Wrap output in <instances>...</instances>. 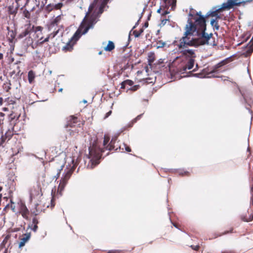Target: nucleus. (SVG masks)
<instances>
[{"label": "nucleus", "instance_id": "c85d7f7f", "mask_svg": "<svg viewBox=\"0 0 253 253\" xmlns=\"http://www.w3.org/2000/svg\"><path fill=\"white\" fill-rule=\"evenodd\" d=\"M249 36H250V35H249L248 34H246V35L245 36V37H243V38H244L243 41H246L248 39Z\"/></svg>", "mask_w": 253, "mask_h": 253}, {"label": "nucleus", "instance_id": "7c9ffc66", "mask_svg": "<svg viewBox=\"0 0 253 253\" xmlns=\"http://www.w3.org/2000/svg\"><path fill=\"white\" fill-rule=\"evenodd\" d=\"M10 202L11 204H13L11 200H10ZM10 208L12 209V210L13 211H15V206H13L12 204H11Z\"/></svg>", "mask_w": 253, "mask_h": 253}, {"label": "nucleus", "instance_id": "9d476101", "mask_svg": "<svg viewBox=\"0 0 253 253\" xmlns=\"http://www.w3.org/2000/svg\"><path fill=\"white\" fill-rule=\"evenodd\" d=\"M246 55L251 54L253 51V36L250 42L248 44L247 47Z\"/></svg>", "mask_w": 253, "mask_h": 253}, {"label": "nucleus", "instance_id": "9b49d317", "mask_svg": "<svg viewBox=\"0 0 253 253\" xmlns=\"http://www.w3.org/2000/svg\"><path fill=\"white\" fill-rule=\"evenodd\" d=\"M133 84V83L132 81L127 80L126 81H125L123 82L121 84V88H125L126 87H127L128 88V87L131 86Z\"/></svg>", "mask_w": 253, "mask_h": 253}, {"label": "nucleus", "instance_id": "de8ad7c7", "mask_svg": "<svg viewBox=\"0 0 253 253\" xmlns=\"http://www.w3.org/2000/svg\"><path fill=\"white\" fill-rule=\"evenodd\" d=\"M62 90H63V88H60V89L58 90L59 92H62Z\"/></svg>", "mask_w": 253, "mask_h": 253}, {"label": "nucleus", "instance_id": "473e14b6", "mask_svg": "<svg viewBox=\"0 0 253 253\" xmlns=\"http://www.w3.org/2000/svg\"><path fill=\"white\" fill-rule=\"evenodd\" d=\"M25 241L22 240V241H21V242L19 244V247L23 246L25 245Z\"/></svg>", "mask_w": 253, "mask_h": 253}, {"label": "nucleus", "instance_id": "c9c22d12", "mask_svg": "<svg viewBox=\"0 0 253 253\" xmlns=\"http://www.w3.org/2000/svg\"><path fill=\"white\" fill-rule=\"evenodd\" d=\"M142 31H143L141 30V32L140 33H136L135 32V36L136 37H138L140 36L141 33L142 32Z\"/></svg>", "mask_w": 253, "mask_h": 253}, {"label": "nucleus", "instance_id": "6ab92c4d", "mask_svg": "<svg viewBox=\"0 0 253 253\" xmlns=\"http://www.w3.org/2000/svg\"><path fill=\"white\" fill-rule=\"evenodd\" d=\"M58 33V30L56 31L55 32H54L53 34H50V35H49L47 38H46L43 41H42V42H41V43H43V42H47L48 41V40H49V38H50V36H52V38H54L57 34V33Z\"/></svg>", "mask_w": 253, "mask_h": 253}, {"label": "nucleus", "instance_id": "2f4dec72", "mask_svg": "<svg viewBox=\"0 0 253 253\" xmlns=\"http://www.w3.org/2000/svg\"><path fill=\"white\" fill-rule=\"evenodd\" d=\"M54 200V196H52V199L51 200V208H53L54 206V204H53Z\"/></svg>", "mask_w": 253, "mask_h": 253}, {"label": "nucleus", "instance_id": "4468645a", "mask_svg": "<svg viewBox=\"0 0 253 253\" xmlns=\"http://www.w3.org/2000/svg\"><path fill=\"white\" fill-rule=\"evenodd\" d=\"M167 4L171 6V8L173 9L176 5V0H164Z\"/></svg>", "mask_w": 253, "mask_h": 253}, {"label": "nucleus", "instance_id": "37998d69", "mask_svg": "<svg viewBox=\"0 0 253 253\" xmlns=\"http://www.w3.org/2000/svg\"><path fill=\"white\" fill-rule=\"evenodd\" d=\"M223 64H224V61H223V62H221V63H219L218 64V66H219V67H220V66H222V65H223Z\"/></svg>", "mask_w": 253, "mask_h": 253}, {"label": "nucleus", "instance_id": "cd10ccee", "mask_svg": "<svg viewBox=\"0 0 253 253\" xmlns=\"http://www.w3.org/2000/svg\"><path fill=\"white\" fill-rule=\"evenodd\" d=\"M32 222L33 225H37V224L38 223V221L36 218H34L33 219Z\"/></svg>", "mask_w": 253, "mask_h": 253}, {"label": "nucleus", "instance_id": "20e7f679", "mask_svg": "<svg viewBox=\"0 0 253 253\" xmlns=\"http://www.w3.org/2000/svg\"><path fill=\"white\" fill-rule=\"evenodd\" d=\"M238 0H228L227 2L223 3L221 6H218L213 8L212 11H210L208 13V15L211 16H216V12L222 9H230L234 5H237L240 3Z\"/></svg>", "mask_w": 253, "mask_h": 253}, {"label": "nucleus", "instance_id": "f3484780", "mask_svg": "<svg viewBox=\"0 0 253 253\" xmlns=\"http://www.w3.org/2000/svg\"><path fill=\"white\" fill-rule=\"evenodd\" d=\"M77 122V118L75 117L71 116L69 121L68 125L71 126H72L74 124L76 123Z\"/></svg>", "mask_w": 253, "mask_h": 253}, {"label": "nucleus", "instance_id": "393cba45", "mask_svg": "<svg viewBox=\"0 0 253 253\" xmlns=\"http://www.w3.org/2000/svg\"><path fill=\"white\" fill-rule=\"evenodd\" d=\"M6 138V134L4 136V135L1 136V138H0V144H2L4 142V141H5Z\"/></svg>", "mask_w": 253, "mask_h": 253}, {"label": "nucleus", "instance_id": "a18cd8bd", "mask_svg": "<svg viewBox=\"0 0 253 253\" xmlns=\"http://www.w3.org/2000/svg\"><path fill=\"white\" fill-rule=\"evenodd\" d=\"M2 110H3V111H7L8 109H7V108H3L2 109Z\"/></svg>", "mask_w": 253, "mask_h": 253}, {"label": "nucleus", "instance_id": "c756f323", "mask_svg": "<svg viewBox=\"0 0 253 253\" xmlns=\"http://www.w3.org/2000/svg\"><path fill=\"white\" fill-rule=\"evenodd\" d=\"M124 146L125 147V149L127 152H130L131 149L128 146H126V144H124Z\"/></svg>", "mask_w": 253, "mask_h": 253}, {"label": "nucleus", "instance_id": "3c124183", "mask_svg": "<svg viewBox=\"0 0 253 253\" xmlns=\"http://www.w3.org/2000/svg\"><path fill=\"white\" fill-rule=\"evenodd\" d=\"M99 54H101V52H99Z\"/></svg>", "mask_w": 253, "mask_h": 253}, {"label": "nucleus", "instance_id": "f704fd0d", "mask_svg": "<svg viewBox=\"0 0 253 253\" xmlns=\"http://www.w3.org/2000/svg\"><path fill=\"white\" fill-rule=\"evenodd\" d=\"M192 248L193 250L197 251L199 249V246H192Z\"/></svg>", "mask_w": 253, "mask_h": 253}, {"label": "nucleus", "instance_id": "412c9836", "mask_svg": "<svg viewBox=\"0 0 253 253\" xmlns=\"http://www.w3.org/2000/svg\"><path fill=\"white\" fill-rule=\"evenodd\" d=\"M166 43L162 41H159L157 42V48L164 47Z\"/></svg>", "mask_w": 253, "mask_h": 253}, {"label": "nucleus", "instance_id": "c03bdc74", "mask_svg": "<svg viewBox=\"0 0 253 253\" xmlns=\"http://www.w3.org/2000/svg\"><path fill=\"white\" fill-rule=\"evenodd\" d=\"M3 58V54L2 53H0V59Z\"/></svg>", "mask_w": 253, "mask_h": 253}, {"label": "nucleus", "instance_id": "f03ea898", "mask_svg": "<svg viewBox=\"0 0 253 253\" xmlns=\"http://www.w3.org/2000/svg\"><path fill=\"white\" fill-rule=\"evenodd\" d=\"M110 0H94L89 6L79 28H92L97 21V17L103 11V9Z\"/></svg>", "mask_w": 253, "mask_h": 253}, {"label": "nucleus", "instance_id": "39448f33", "mask_svg": "<svg viewBox=\"0 0 253 253\" xmlns=\"http://www.w3.org/2000/svg\"><path fill=\"white\" fill-rule=\"evenodd\" d=\"M72 171L73 170L72 169H68L64 175L63 177L61 179L57 189V193L60 195H61L62 191L64 190L68 180L70 178L72 174Z\"/></svg>", "mask_w": 253, "mask_h": 253}, {"label": "nucleus", "instance_id": "aec40b11", "mask_svg": "<svg viewBox=\"0 0 253 253\" xmlns=\"http://www.w3.org/2000/svg\"><path fill=\"white\" fill-rule=\"evenodd\" d=\"M29 30L28 29H26L25 31H24L23 32L21 33L20 35H19L20 38H23L24 37H26L27 35H28L29 34Z\"/></svg>", "mask_w": 253, "mask_h": 253}, {"label": "nucleus", "instance_id": "5701e85b", "mask_svg": "<svg viewBox=\"0 0 253 253\" xmlns=\"http://www.w3.org/2000/svg\"><path fill=\"white\" fill-rule=\"evenodd\" d=\"M139 87V85H135L134 86H130V87L127 88V90H133V91H135V90H137L138 89Z\"/></svg>", "mask_w": 253, "mask_h": 253}, {"label": "nucleus", "instance_id": "dca6fc26", "mask_svg": "<svg viewBox=\"0 0 253 253\" xmlns=\"http://www.w3.org/2000/svg\"><path fill=\"white\" fill-rule=\"evenodd\" d=\"M155 60V54L153 52H150L148 54V61L150 64L154 62Z\"/></svg>", "mask_w": 253, "mask_h": 253}, {"label": "nucleus", "instance_id": "423d86ee", "mask_svg": "<svg viewBox=\"0 0 253 253\" xmlns=\"http://www.w3.org/2000/svg\"><path fill=\"white\" fill-rule=\"evenodd\" d=\"M19 210L23 218L26 219H29V211L26 206L25 204L21 201L18 203Z\"/></svg>", "mask_w": 253, "mask_h": 253}, {"label": "nucleus", "instance_id": "58836bf2", "mask_svg": "<svg viewBox=\"0 0 253 253\" xmlns=\"http://www.w3.org/2000/svg\"><path fill=\"white\" fill-rule=\"evenodd\" d=\"M119 252L118 251H112L109 252L108 253H118Z\"/></svg>", "mask_w": 253, "mask_h": 253}, {"label": "nucleus", "instance_id": "a878e982", "mask_svg": "<svg viewBox=\"0 0 253 253\" xmlns=\"http://www.w3.org/2000/svg\"><path fill=\"white\" fill-rule=\"evenodd\" d=\"M251 194L252 197L251 200V204L253 206V185L251 187Z\"/></svg>", "mask_w": 253, "mask_h": 253}, {"label": "nucleus", "instance_id": "4be33fe9", "mask_svg": "<svg viewBox=\"0 0 253 253\" xmlns=\"http://www.w3.org/2000/svg\"><path fill=\"white\" fill-rule=\"evenodd\" d=\"M110 140V137L107 135H105L104 137L103 145L106 146Z\"/></svg>", "mask_w": 253, "mask_h": 253}, {"label": "nucleus", "instance_id": "b1692460", "mask_svg": "<svg viewBox=\"0 0 253 253\" xmlns=\"http://www.w3.org/2000/svg\"><path fill=\"white\" fill-rule=\"evenodd\" d=\"M25 237L24 238H23L22 239V240L25 241V242H26L30 239V234H25Z\"/></svg>", "mask_w": 253, "mask_h": 253}, {"label": "nucleus", "instance_id": "e433bc0d", "mask_svg": "<svg viewBox=\"0 0 253 253\" xmlns=\"http://www.w3.org/2000/svg\"><path fill=\"white\" fill-rule=\"evenodd\" d=\"M4 116V114L3 113H0V119H3V117Z\"/></svg>", "mask_w": 253, "mask_h": 253}, {"label": "nucleus", "instance_id": "72a5a7b5", "mask_svg": "<svg viewBox=\"0 0 253 253\" xmlns=\"http://www.w3.org/2000/svg\"><path fill=\"white\" fill-rule=\"evenodd\" d=\"M111 113H112L111 111H110L108 113H107L105 118H106L108 117L111 115Z\"/></svg>", "mask_w": 253, "mask_h": 253}, {"label": "nucleus", "instance_id": "7ed1b4c3", "mask_svg": "<svg viewBox=\"0 0 253 253\" xmlns=\"http://www.w3.org/2000/svg\"><path fill=\"white\" fill-rule=\"evenodd\" d=\"M89 150L88 158L89 159V162L87 167L89 169H92L99 163V161L101 156L102 150L96 143L93 144L91 147H90Z\"/></svg>", "mask_w": 253, "mask_h": 253}, {"label": "nucleus", "instance_id": "8fccbe9b", "mask_svg": "<svg viewBox=\"0 0 253 253\" xmlns=\"http://www.w3.org/2000/svg\"><path fill=\"white\" fill-rule=\"evenodd\" d=\"M84 103H86L87 102V101H86V100H84Z\"/></svg>", "mask_w": 253, "mask_h": 253}, {"label": "nucleus", "instance_id": "f8f14e48", "mask_svg": "<svg viewBox=\"0 0 253 253\" xmlns=\"http://www.w3.org/2000/svg\"><path fill=\"white\" fill-rule=\"evenodd\" d=\"M115 48V45L113 42L109 41L107 45L104 48L105 50L111 51Z\"/></svg>", "mask_w": 253, "mask_h": 253}, {"label": "nucleus", "instance_id": "bb28decb", "mask_svg": "<svg viewBox=\"0 0 253 253\" xmlns=\"http://www.w3.org/2000/svg\"><path fill=\"white\" fill-rule=\"evenodd\" d=\"M37 228H38V226L37 225H33V224L32 225V226H31V229L34 231V232H36L37 230Z\"/></svg>", "mask_w": 253, "mask_h": 253}, {"label": "nucleus", "instance_id": "a19ab883", "mask_svg": "<svg viewBox=\"0 0 253 253\" xmlns=\"http://www.w3.org/2000/svg\"><path fill=\"white\" fill-rule=\"evenodd\" d=\"M3 102V99L0 97V105H2Z\"/></svg>", "mask_w": 253, "mask_h": 253}, {"label": "nucleus", "instance_id": "f257e3e1", "mask_svg": "<svg viewBox=\"0 0 253 253\" xmlns=\"http://www.w3.org/2000/svg\"><path fill=\"white\" fill-rule=\"evenodd\" d=\"M199 17L195 18L193 24L189 20L186 24L184 36L180 40L178 44L179 49L186 47L188 45L198 46L207 44L212 46L216 45L211 33H206V21L205 17L201 15L200 11L197 13Z\"/></svg>", "mask_w": 253, "mask_h": 253}, {"label": "nucleus", "instance_id": "09e8293b", "mask_svg": "<svg viewBox=\"0 0 253 253\" xmlns=\"http://www.w3.org/2000/svg\"><path fill=\"white\" fill-rule=\"evenodd\" d=\"M167 13H168V12L166 11H165V12L164 13H163L162 14H166Z\"/></svg>", "mask_w": 253, "mask_h": 253}, {"label": "nucleus", "instance_id": "1a4fd4ad", "mask_svg": "<svg viewBox=\"0 0 253 253\" xmlns=\"http://www.w3.org/2000/svg\"><path fill=\"white\" fill-rule=\"evenodd\" d=\"M194 64V59H189L187 64L184 66H183V67L182 68V70L181 71V72L185 71L187 70H191L193 67Z\"/></svg>", "mask_w": 253, "mask_h": 253}, {"label": "nucleus", "instance_id": "2eb2a0df", "mask_svg": "<svg viewBox=\"0 0 253 253\" xmlns=\"http://www.w3.org/2000/svg\"><path fill=\"white\" fill-rule=\"evenodd\" d=\"M61 19V17L60 16H57L54 20L52 21L51 25L50 26V29H52L55 25H57V23L59 22Z\"/></svg>", "mask_w": 253, "mask_h": 253}, {"label": "nucleus", "instance_id": "ddd939ff", "mask_svg": "<svg viewBox=\"0 0 253 253\" xmlns=\"http://www.w3.org/2000/svg\"><path fill=\"white\" fill-rule=\"evenodd\" d=\"M28 80L30 84H32L34 80L35 76L33 71H30L28 75Z\"/></svg>", "mask_w": 253, "mask_h": 253}, {"label": "nucleus", "instance_id": "49530a36", "mask_svg": "<svg viewBox=\"0 0 253 253\" xmlns=\"http://www.w3.org/2000/svg\"><path fill=\"white\" fill-rule=\"evenodd\" d=\"M161 10V8H160L159 9H158L157 10V12H158V13H160Z\"/></svg>", "mask_w": 253, "mask_h": 253}, {"label": "nucleus", "instance_id": "ea45409f", "mask_svg": "<svg viewBox=\"0 0 253 253\" xmlns=\"http://www.w3.org/2000/svg\"><path fill=\"white\" fill-rule=\"evenodd\" d=\"M3 119H0V126H1V125L3 124Z\"/></svg>", "mask_w": 253, "mask_h": 253}, {"label": "nucleus", "instance_id": "6e6552de", "mask_svg": "<svg viewBox=\"0 0 253 253\" xmlns=\"http://www.w3.org/2000/svg\"><path fill=\"white\" fill-rule=\"evenodd\" d=\"M182 56L187 58L188 60L191 59H194L196 57V54L194 50L193 49H185L181 51Z\"/></svg>", "mask_w": 253, "mask_h": 253}, {"label": "nucleus", "instance_id": "4c0bfd02", "mask_svg": "<svg viewBox=\"0 0 253 253\" xmlns=\"http://www.w3.org/2000/svg\"><path fill=\"white\" fill-rule=\"evenodd\" d=\"M164 62V60L162 59H160L158 61V64H161Z\"/></svg>", "mask_w": 253, "mask_h": 253}, {"label": "nucleus", "instance_id": "a211bd4d", "mask_svg": "<svg viewBox=\"0 0 253 253\" xmlns=\"http://www.w3.org/2000/svg\"><path fill=\"white\" fill-rule=\"evenodd\" d=\"M211 24L213 28H215L216 30L219 29V26L218 25L217 21L216 20L212 19L211 21Z\"/></svg>", "mask_w": 253, "mask_h": 253}, {"label": "nucleus", "instance_id": "0eeeda50", "mask_svg": "<svg viewBox=\"0 0 253 253\" xmlns=\"http://www.w3.org/2000/svg\"><path fill=\"white\" fill-rule=\"evenodd\" d=\"M42 196V190L39 187L35 188L31 191L30 198L32 201H39Z\"/></svg>", "mask_w": 253, "mask_h": 253}, {"label": "nucleus", "instance_id": "79ce46f5", "mask_svg": "<svg viewBox=\"0 0 253 253\" xmlns=\"http://www.w3.org/2000/svg\"><path fill=\"white\" fill-rule=\"evenodd\" d=\"M167 21H168V20H167V19L163 20L162 21V24H165L166 23V22H167Z\"/></svg>", "mask_w": 253, "mask_h": 253}]
</instances>
